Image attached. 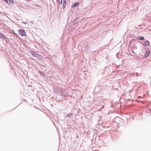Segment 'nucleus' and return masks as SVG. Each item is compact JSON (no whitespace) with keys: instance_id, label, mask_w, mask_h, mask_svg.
Wrapping results in <instances>:
<instances>
[{"instance_id":"nucleus-1","label":"nucleus","mask_w":151,"mask_h":151,"mask_svg":"<svg viewBox=\"0 0 151 151\" xmlns=\"http://www.w3.org/2000/svg\"><path fill=\"white\" fill-rule=\"evenodd\" d=\"M19 34L22 36H26V33L24 29H19Z\"/></svg>"},{"instance_id":"nucleus-2","label":"nucleus","mask_w":151,"mask_h":151,"mask_svg":"<svg viewBox=\"0 0 151 151\" xmlns=\"http://www.w3.org/2000/svg\"><path fill=\"white\" fill-rule=\"evenodd\" d=\"M150 53V51L149 50H148L146 51L145 55H143V57L145 58H146L148 57Z\"/></svg>"},{"instance_id":"nucleus-3","label":"nucleus","mask_w":151,"mask_h":151,"mask_svg":"<svg viewBox=\"0 0 151 151\" xmlns=\"http://www.w3.org/2000/svg\"><path fill=\"white\" fill-rule=\"evenodd\" d=\"M31 54L32 55L33 57H35V58H36L37 56H38V54L36 53L34 51H32L30 52Z\"/></svg>"},{"instance_id":"nucleus-4","label":"nucleus","mask_w":151,"mask_h":151,"mask_svg":"<svg viewBox=\"0 0 151 151\" xmlns=\"http://www.w3.org/2000/svg\"><path fill=\"white\" fill-rule=\"evenodd\" d=\"M0 38L5 40H6V39H8L6 36L1 32H0Z\"/></svg>"},{"instance_id":"nucleus-5","label":"nucleus","mask_w":151,"mask_h":151,"mask_svg":"<svg viewBox=\"0 0 151 151\" xmlns=\"http://www.w3.org/2000/svg\"><path fill=\"white\" fill-rule=\"evenodd\" d=\"M38 74L40 75L41 76H42L45 77V73H43L42 71H41L40 70H39L38 72Z\"/></svg>"},{"instance_id":"nucleus-6","label":"nucleus","mask_w":151,"mask_h":151,"mask_svg":"<svg viewBox=\"0 0 151 151\" xmlns=\"http://www.w3.org/2000/svg\"><path fill=\"white\" fill-rule=\"evenodd\" d=\"M79 4V3L78 2H76L72 5L71 7L72 8H74Z\"/></svg>"},{"instance_id":"nucleus-7","label":"nucleus","mask_w":151,"mask_h":151,"mask_svg":"<svg viewBox=\"0 0 151 151\" xmlns=\"http://www.w3.org/2000/svg\"><path fill=\"white\" fill-rule=\"evenodd\" d=\"M144 44L145 46H147L149 45V42L147 40L144 42Z\"/></svg>"},{"instance_id":"nucleus-8","label":"nucleus","mask_w":151,"mask_h":151,"mask_svg":"<svg viewBox=\"0 0 151 151\" xmlns=\"http://www.w3.org/2000/svg\"><path fill=\"white\" fill-rule=\"evenodd\" d=\"M137 39L138 40H142L145 39V38L143 36H139L137 38Z\"/></svg>"},{"instance_id":"nucleus-9","label":"nucleus","mask_w":151,"mask_h":151,"mask_svg":"<svg viewBox=\"0 0 151 151\" xmlns=\"http://www.w3.org/2000/svg\"><path fill=\"white\" fill-rule=\"evenodd\" d=\"M73 114V113H71L70 114H68L66 116L69 118H70L71 116H72Z\"/></svg>"},{"instance_id":"nucleus-10","label":"nucleus","mask_w":151,"mask_h":151,"mask_svg":"<svg viewBox=\"0 0 151 151\" xmlns=\"http://www.w3.org/2000/svg\"><path fill=\"white\" fill-rule=\"evenodd\" d=\"M90 48V47L88 45H86L85 48V50L86 51H88Z\"/></svg>"},{"instance_id":"nucleus-11","label":"nucleus","mask_w":151,"mask_h":151,"mask_svg":"<svg viewBox=\"0 0 151 151\" xmlns=\"http://www.w3.org/2000/svg\"><path fill=\"white\" fill-rule=\"evenodd\" d=\"M36 58H38L40 60H42V58H41V56L39 55H38V56H37V57Z\"/></svg>"},{"instance_id":"nucleus-12","label":"nucleus","mask_w":151,"mask_h":151,"mask_svg":"<svg viewBox=\"0 0 151 151\" xmlns=\"http://www.w3.org/2000/svg\"><path fill=\"white\" fill-rule=\"evenodd\" d=\"M12 4H14V2L13 0H8Z\"/></svg>"},{"instance_id":"nucleus-13","label":"nucleus","mask_w":151,"mask_h":151,"mask_svg":"<svg viewBox=\"0 0 151 151\" xmlns=\"http://www.w3.org/2000/svg\"><path fill=\"white\" fill-rule=\"evenodd\" d=\"M65 5L66 4H64V3H63L62 6V8L63 9H64L65 8Z\"/></svg>"},{"instance_id":"nucleus-14","label":"nucleus","mask_w":151,"mask_h":151,"mask_svg":"<svg viewBox=\"0 0 151 151\" xmlns=\"http://www.w3.org/2000/svg\"><path fill=\"white\" fill-rule=\"evenodd\" d=\"M58 1L59 3L60 4H62L63 2V0H58Z\"/></svg>"},{"instance_id":"nucleus-15","label":"nucleus","mask_w":151,"mask_h":151,"mask_svg":"<svg viewBox=\"0 0 151 151\" xmlns=\"http://www.w3.org/2000/svg\"><path fill=\"white\" fill-rule=\"evenodd\" d=\"M6 3L8 4L9 3V2L8 1V0H5L4 1Z\"/></svg>"},{"instance_id":"nucleus-16","label":"nucleus","mask_w":151,"mask_h":151,"mask_svg":"<svg viewBox=\"0 0 151 151\" xmlns=\"http://www.w3.org/2000/svg\"><path fill=\"white\" fill-rule=\"evenodd\" d=\"M6 3L8 4L9 3V2L8 1V0H5L4 1Z\"/></svg>"},{"instance_id":"nucleus-17","label":"nucleus","mask_w":151,"mask_h":151,"mask_svg":"<svg viewBox=\"0 0 151 151\" xmlns=\"http://www.w3.org/2000/svg\"><path fill=\"white\" fill-rule=\"evenodd\" d=\"M103 79H101V80H99V81H98V83H101V82H102V81H103Z\"/></svg>"},{"instance_id":"nucleus-18","label":"nucleus","mask_w":151,"mask_h":151,"mask_svg":"<svg viewBox=\"0 0 151 151\" xmlns=\"http://www.w3.org/2000/svg\"><path fill=\"white\" fill-rule=\"evenodd\" d=\"M22 23L25 24H26L27 23V22H23Z\"/></svg>"},{"instance_id":"nucleus-19","label":"nucleus","mask_w":151,"mask_h":151,"mask_svg":"<svg viewBox=\"0 0 151 151\" xmlns=\"http://www.w3.org/2000/svg\"><path fill=\"white\" fill-rule=\"evenodd\" d=\"M63 3H64V4H66V1H65V0H63Z\"/></svg>"},{"instance_id":"nucleus-20","label":"nucleus","mask_w":151,"mask_h":151,"mask_svg":"<svg viewBox=\"0 0 151 151\" xmlns=\"http://www.w3.org/2000/svg\"><path fill=\"white\" fill-rule=\"evenodd\" d=\"M134 35H132V36H131V37H134Z\"/></svg>"},{"instance_id":"nucleus-21","label":"nucleus","mask_w":151,"mask_h":151,"mask_svg":"<svg viewBox=\"0 0 151 151\" xmlns=\"http://www.w3.org/2000/svg\"><path fill=\"white\" fill-rule=\"evenodd\" d=\"M138 42H139V43L140 44H141L142 45H143V43L139 41Z\"/></svg>"},{"instance_id":"nucleus-22","label":"nucleus","mask_w":151,"mask_h":151,"mask_svg":"<svg viewBox=\"0 0 151 151\" xmlns=\"http://www.w3.org/2000/svg\"><path fill=\"white\" fill-rule=\"evenodd\" d=\"M102 73L103 74V72H104V71L103 70H102Z\"/></svg>"},{"instance_id":"nucleus-23","label":"nucleus","mask_w":151,"mask_h":151,"mask_svg":"<svg viewBox=\"0 0 151 151\" xmlns=\"http://www.w3.org/2000/svg\"><path fill=\"white\" fill-rule=\"evenodd\" d=\"M12 32L14 34H15L14 32V30H12Z\"/></svg>"},{"instance_id":"nucleus-24","label":"nucleus","mask_w":151,"mask_h":151,"mask_svg":"<svg viewBox=\"0 0 151 151\" xmlns=\"http://www.w3.org/2000/svg\"><path fill=\"white\" fill-rule=\"evenodd\" d=\"M136 46V47H135V49H136V48H137V47H136V46Z\"/></svg>"},{"instance_id":"nucleus-25","label":"nucleus","mask_w":151,"mask_h":151,"mask_svg":"<svg viewBox=\"0 0 151 151\" xmlns=\"http://www.w3.org/2000/svg\"><path fill=\"white\" fill-rule=\"evenodd\" d=\"M1 12L0 11V14H1Z\"/></svg>"},{"instance_id":"nucleus-26","label":"nucleus","mask_w":151,"mask_h":151,"mask_svg":"<svg viewBox=\"0 0 151 151\" xmlns=\"http://www.w3.org/2000/svg\"><path fill=\"white\" fill-rule=\"evenodd\" d=\"M134 47H135V46H134Z\"/></svg>"},{"instance_id":"nucleus-27","label":"nucleus","mask_w":151,"mask_h":151,"mask_svg":"<svg viewBox=\"0 0 151 151\" xmlns=\"http://www.w3.org/2000/svg\"><path fill=\"white\" fill-rule=\"evenodd\" d=\"M75 20H76V19H74V21H75Z\"/></svg>"},{"instance_id":"nucleus-28","label":"nucleus","mask_w":151,"mask_h":151,"mask_svg":"<svg viewBox=\"0 0 151 151\" xmlns=\"http://www.w3.org/2000/svg\"><path fill=\"white\" fill-rule=\"evenodd\" d=\"M135 28H138L136 27Z\"/></svg>"},{"instance_id":"nucleus-29","label":"nucleus","mask_w":151,"mask_h":151,"mask_svg":"<svg viewBox=\"0 0 151 151\" xmlns=\"http://www.w3.org/2000/svg\"><path fill=\"white\" fill-rule=\"evenodd\" d=\"M4 1L5 0H3Z\"/></svg>"},{"instance_id":"nucleus-30","label":"nucleus","mask_w":151,"mask_h":151,"mask_svg":"<svg viewBox=\"0 0 151 151\" xmlns=\"http://www.w3.org/2000/svg\"><path fill=\"white\" fill-rule=\"evenodd\" d=\"M100 110V109H99V111Z\"/></svg>"}]
</instances>
